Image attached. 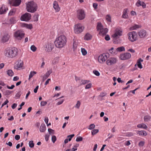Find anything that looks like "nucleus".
Segmentation results:
<instances>
[{
    "instance_id": "obj_36",
    "label": "nucleus",
    "mask_w": 151,
    "mask_h": 151,
    "mask_svg": "<svg viewBox=\"0 0 151 151\" xmlns=\"http://www.w3.org/2000/svg\"><path fill=\"white\" fill-rule=\"evenodd\" d=\"M37 73L35 71H31L30 72V73L29 76V79L31 78L35 74H36Z\"/></svg>"
},
{
    "instance_id": "obj_56",
    "label": "nucleus",
    "mask_w": 151,
    "mask_h": 151,
    "mask_svg": "<svg viewBox=\"0 0 151 151\" xmlns=\"http://www.w3.org/2000/svg\"><path fill=\"white\" fill-rule=\"evenodd\" d=\"M47 104V102L46 101H42L40 103V105L42 106H45Z\"/></svg>"
},
{
    "instance_id": "obj_42",
    "label": "nucleus",
    "mask_w": 151,
    "mask_h": 151,
    "mask_svg": "<svg viewBox=\"0 0 151 151\" xmlns=\"http://www.w3.org/2000/svg\"><path fill=\"white\" fill-rule=\"evenodd\" d=\"M81 52L82 54L84 56L86 55L87 54V51L84 48H81Z\"/></svg>"
},
{
    "instance_id": "obj_21",
    "label": "nucleus",
    "mask_w": 151,
    "mask_h": 151,
    "mask_svg": "<svg viewBox=\"0 0 151 151\" xmlns=\"http://www.w3.org/2000/svg\"><path fill=\"white\" fill-rule=\"evenodd\" d=\"M52 73V70H48L44 75L42 78V81H45L49 76Z\"/></svg>"
},
{
    "instance_id": "obj_30",
    "label": "nucleus",
    "mask_w": 151,
    "mask_h": 151,
    "mask_svg": "<svg viewBox=\"0 0 151 151\" xmlns=\"http://www.w3.org/2000/svg\"><path fill=\"white\" fill-rule=\"evenodd\" d=\"M90 82V81L85 80H81L80 81L79 83L80 85H83L86 84H88Z\"/></svg>"
},
{
    "instance_id": "obj_61",
    "label": "nucleus",
    "mask_w": 151,
    "mask_h": 151,
    "mask_svg": "<svg viewBox=\"0 0 151 151\" xmlns=\"http://www.w3.org/2000/svg\"><path fill=\"white\" fill-rule=\"evenodd\" d=\"M15 87V86L14 85H12L11 86H7L6 87L7 88L9 89H13Z\"/></svg>"
},
{
    "instance_id": "obj_46",
    "label": "nucleus",
    "mask_w": 151,
    "mask_h": 151,
    "mask_svg": "<svg viewBox=\"0 0 151 151\" xmlns=\"http://www.w3.org/2000/svg\"><path fill=\"white\" fill-rule=\"evenodd\" d=\"M95 125L94 124H91L88 127V129L91 130L94 129L95 127Z\"/></svg>"
},
{
    "instance_id": "obj_5",
    "label": "nucleus",
    "mask_w": 151,
    "mask_h": 151,
    "mask_svg": "<svg viewBox=\"0 0 151 151\" xmlns=\"http://www.w3.org/2000/svg\"><path fill=\"white\" fill-rule=\"evenodd\" d=\"M122 30L121 28H117L114 31V34L111 37L113 39L116 40L119 38L122 35Z\"/></svg>"
},
{
    "instance_id": "obj_52",
    "label": "nucleus",
    "mask_w": 151,
    "mask_h": 151,
    "mask_svg": "<svg viewBox=\"0 0 151 151\" xmlns=\"http://www.w3.org/2000/svg\"><path fill=\"white\" fill-rule=\"evenodd\" d=\"M39 16L37 14H35L34 16V20L35 21H37L38 20Z\"/></svg>"
},
{
    "instance_id": "obj_33",
    "label": "nucleus",
    "mask_w": 151,
    "mask_h": 151,
    "mask_svg": "<svg viewBox=\"0 0 151 151\" xmlns=\"http://www.w3.org/2000/svg\"><path fill=\"white\" fill-rule=\"evenodd\" d=\"M116 50H114L113 47H112L109 50V52L112 55H114L116 54Z\"/></svg>"
},
{
    "instance_id": "obj_60",
    "label": "nucleus",
    "mask_w": 151,
    "mask_h": 151,
    "mask_svg": "<svg viewBox=\"0 0 151 151\" xmlns=\"http://www.w3.org/2000/svg\"><path fill=\"white\" fill-rule=\"evenodd\" d=\"M106 94V93L102 92L100 94L99 96L101 97H103L105 96Z\"/></svg>"
},
{
    "instance_id": "obj_41",
    "label": "nucleus",
    "mask_w": 151,
    "mask_h": 151,
    "mask_svg": "<svg viewBox=\"0 0 151 151\" xmlns=\"http://www.w3.org/2000/svg\"><path fill=\"white\" fill-rule=\"evenodd\" d=\"M151 118V117L150 116L146 115L144 116V121L145 122H148L150 120Z\"/></svg>"
},
{
    "instance_id": "obj_54",
    "label": "nucleus",
    "mask_w": 151,
    "mask_h": 151,
    "mask_svg": "<svg viewBox=\"0 0 151 151\" xmlns=\"http://www.w3.org/2000/svg\"><path fill=\"white\" fill-rule=\"evenodd\" d=\"M92 86V84L91 83H88L86 86L85 89H88L90 88Z\"/></svg>"
},
{
    "instance_id": "obj_59",
    "label": "nucleus",
    "mask_w": 151,
    "mask_h": 151,
    "mask_svg": "<svg viewBox=\"0 0 151 151\" xmlns=\"http://www.w3.org/2000/svg\"><path fill=\"white\" fill-rule=\"evenodd\" d=\"M9 101L7 99H6V101H5L2 104L1 108H2L4 106V105H6V104L8 103H9Z\"/></svg>"
},
{
    "instance_id": "obj_27",
    "label": "nucleus",
    "mask_w": 151,
    "mask_h": 151,
    "mask_svg": "<svg viewBox=\"0 0 151 151\" xmlns=\"http://www.w3.org/2000/svg\"><path fill=\"white\" fill-rule=\"evenodd\" d=\"M78 45V42L77 41H74L73 42V51H76L77 49V46Z\"/></svg>"
},
{
    "instance_id": "obj_53",
    "label": "nucleus",
    "mask_w": 151,
    "mask_h": 151,
    "mask_svg": "<svg viewBox=\"0 0 151 151\" xmlns=\"http://www.w3.org/2000/svg\"><path fill=\"white\" fill-rule=\"evenodd\" d=\"M83 140V138L80 136L77 137L76 139V141L77 142L81 141Z\"/></svg>"
},
{
    "instance_id": "obj_3",
    "label": "nucleus",
    "mask_w": 151,
    "mask_h": 151,
    "mask_svg": "<svg viewBox=\"0 0 151 151\" xmlns=\"http://www.w3.org/2000/svg\"><path fill=\"white\" fill-rule=\"evenodd\" d=\"M26 9L29 12L33 13L36 11L37 6V4L33 1H31L26 3Z\"/></svg>"
},
{
    "instance_id": "obj_22",
    "label": "nucleus",
    "mask_w": 151,
    "mask_h": 151,
    "mask_svg": "<svg viewBox=\"0 0 151 151\" xmlns=\"http://www.w3.org/2000/svg\"><path fill=\"white\" fill-rule=\"evenodd\" d=\"M7 10V9L6 6L4 5H2L0 8V14L5 13Z\"/></svg>"
},
{
    "instance_id": "obj_25",
    "label": "nucleus",
    "mask_w": 151,
    "mask_h": 151,
    "mask_svg": "<svg viewBox=\"0 0 151 151\" xmlns=\"http://www.w3.org/2000/svg\"><path fill=\"white\" fill-rule=\"evenodd\" d=\"M143 60L141 58H139L137 61V64L138 67L140 69L142 68L141 62H142Z\"/></svg>"
},
{
    "instance_id": "obj_11",
    "label": "nucleus",
    "mask_w": 151,
    "mask_h": 151,
    "mask_svg": "<svg viewBox=\"0 0 151 151\" xmlns=\"http://www.w3.org/2000/svg\"><path fill=\"white\" fill-rule=\"evenodd\" d=\"M77 17L80 20L84 19L86 17L84 11L82 9H79L77 11Z\"/></svg>"
},
{
    "instance_id": "obj_16",
    "label": "nucleus",
    "mask_w": 151,
    "mask_h": 151,
    "mask_svg": "<svg viewBox=\"0 0 151 151\" xmlns=\"http://www.w3.org/2000/svg\"><path fill=\"white\" fill-rule=\"evenodd\" d=\"M31 14L27 13L21 16L20 19L22 21H28L31 19Z\"/></svg>"
},
{
    "instance_id": "obj_23",
    "label": "nucleus",
    "mask_w": 151,
    "mask_h": 151,
    "mask_svg": "<svg viewBox=\"0 0 151 151\" xmlns=\"http://www.w3.org/2000/svg\"><path fill=\"white\" fill-rule=\"evenodd\" d=\"M111 16L110 14H107L105 17V19L107 23L108 24H110L111 22Z\"/></svg>"
},
{
    "instance_id": "obj_45",
    "label": "nucleus",
    "mask_w": 151,
    "mask_h": 151,
    "mask_svg": "<svg viewBox=\"0 0 151 151\" xmlns=\"http://www.w3.org/2000/svg\"><path fill=\"white\" fill-rule=\"evenodd\" d=\"M81 105V102L79 101H78L76 105L75 106V107L76 108L78 109Z\"/></svg>"
},
{
    "instance_id": "obj_13",
    "label": "nucleus",
    "mask_w": 151,
    "mask_h": 151,
    "mask_svg": "<svg viewBox=\"0 0 151 151\" xmlns=\"http://www.w3.org/2000/svg\"><path fill=\"white\" fill-rule=\"evenodd\" d=\"M23 65V61L21 60H19L15 63L14 68L15 69L19 70L22 68Z\"/></svg>"
},
{
    "instance_id": "obj_39",
    "label": "nucleus",
    "mask_w": 151,
    "mask_h": 151,
    "mask_svg": "<svg viewBox=\"0 0 151 151\" xmlns=\"http://www.w3.org/2000/svg\"><path fill=\"white\" fill-rule=\"evenodd\" d=\"M139 26L135 24L134 25L132 26L129 28V30H134L136 29L137 28H139Z\"/></svg>"
},
{
    "instance_id": "obj_40",
    "label": "nucleus",
    "mask_w": 151,
    "mask_h": 151,
    "mask_svg": "<svg viewBox=\"0 0 151 151\" xmlns=\"http://www.w3.org/2000/svg\"><path fill=\"white\" fill-rule=\"evenodd\" d=\"M116 50L117 51L121 52L122 51H124L125 49L124 47L122 46L118 47L116 49Z\"/></svg>"
},
{
    "instance_id": "obj_17",
    "label": "nucleus",
    "mask_w": 151,
    "mask_h": 151,
    "mask_svg": "<svg viewBox=\"0 0 151 151\" xmlns=\"http://www.w3.org/2000/svg\"><path fill=\"white\" fill-rule=\"evenodd\" d=\"M21 1V0H9V3L10 4L16 6H19L20 4Z\"/></svg>"
},
{
    "instance_id": "obj_28",
    "label": "nucleus",
    "mask_w": 151,
    "mask_h": 151,
    "mask_svg": "<svg viewBox=\"0 0 151 151\" xmlns=\"http://www.w3.org/2000/svg\"><path fill=\"white\" fill-rule=\"evenodd\" d=\"M22 26L23 27H24L26 28L31 29L32 28V24H22Z\"/></svg>"
},
{
    "instance_id": "obj_47",
    "label": "nucleus",
    "mask_w": 151,
    "mask_h": 151,
    "mask_svg": "<svg viewBox=\"0 0 151 151\" xmlns=\"http://www.w3.org/2000/svg\"><path fill=\"white\" fill-rule=\"evenodd\" d=\"M29 147L31 148H32L34 146V144L32 141H30L29 143Z\"/></svg>"
},
{
    "instance_id": "obj_19",
    "label": "nucleus",
    "mask_w": 151,
    "mask_h": 151,
    "mask_svg": "<svg viewBox=\"0 0 151 151\" xmlns=\"http://www.w3.org/2000/svg\"><path fill=\"white\" fill-rule=\"evenodd\" d=\"M138 34L140 37L143 38L146 35V32L145 30H141L138 32Z\"/></svg>"
},
{
    "instance_id": "obj_51",
    "label": "nucleus",
    "mask_w": 151,
    "mask_h": 151,
    "mask_svg": "<svg viewBox=\"0 0 151 151\" xmlns=\"http://www.w3.org/2000/svg\"><path fill=\"white\" fill-rule=\"evenodd\" d=\"M31 50L33 52H35L36 51L37 48L34 45H32L30 47Z\"/></svg>"
},
{
    "instance_id": "obj_20",
    "label": "nucleus",
    "mask_w": 151,
    "mask_h": 151,
    "mask_svg": "<svg viewBox=\"0 0 151 151\" xmlns=\"http://www.w3.org/2000/svg\"><path fill=\"white\" fill-rule=\"evenodd\" d=\"M136 5L139 7L142 6L143 8H145L146 7V5L144 2L141 1L140 0H138L136 4Z\"/></svg>"
},
{
    "instance_id": "obj_14",
    "label": "nucleus",
    "mask_w": 151,
    "mask_h": 151,
    "mask_svg": "<svg viewBox=\"0 0 151 151\" xmlns=\"http://www.w3.org/2000/svg\"><path fill=\"white\" fill-rule=\"evenodd\" d=\"M9 38L10 36L9 33L6 32L2 35L1 36V40L2 42H5L8 41Z\"/></svg>"
},
{
    "instance_id": "obj_1",
    "label": "nucleus",
    "mask_w": 151,
    "mask_h": 151,
    "mask_svg": "<svg viewBox=\"0 0 151 151\" xmlns=\"http://www.w3.org/2000/svg\"><path fill=\"white\" fill-rule=\"evenodd\" d=\"M67 42V38L65 36L61 35L57 37L54 41L55 47L59 48L64 47Z\"/></svg>"
},
{
    "instance_id": "obj_50",
    "label": "nucleus",
    "mask_w": 151,
    "mask_h": 151,
    "mask_svg": "<svg viewBox=\"0 0 151 151\" xmlns=\"http://www.w3.org/2000/svg\"><path fill=\"white\" fill-rule=\"evenodd\" d=\"M145 143V142L144 141H141L138 144V145L139 147H142L143 146Z\"/></svg>"
},
{
    "instance_id": "obj_62",
    "label": "nucleus",
    "mask_w": 151,
    "mask_h": 151,
    "mask_svg": "<svg viewBox=\"0 0 151 151\" xmlns=\"http://www.w3.org/2000/svg\"><path fill=\"white\" fill-rule=\"evenodd\" d=\"M110 37L109 36V35H106L105 37V39L106 40H107V41H108L109 40H110Z\"/></svg>"
},
{
    "instance_id": "obj_63",
    "label": "nucleus",
    "mask_w": 151,
    "mask_h": 151,
    "mask_svg": "<svg viewBox=\"0 0 151 151\" xmlns=\"http://www.w3.org/2000/svg\"><path fill=\"white\" fill-rule=\"evenodd\" d=\"M64 101V100L63 99L61 100V101H59L58 102L57 104V105H60L62 104Z\"/></svg>"
},
{
    "instance_id": "obj_37",
    "label": "nucleus",
    "mask_w": 151,
    "mask_h": 151,
    "mask_svg": "<svg viewBox=\"0 0 151 151\" xmlns=\"http://www.w3.org/2000/svg\"><path fill=\"white\" fill-rule=\"evenodd\" d=\"M7 75L10 76H13L14 73L12 70H8L7 71Z\"/></svg>"
},
{
    "instance_id": "obj_35",
    "label": "nucleus",
    "mask_w": 151,
    "mask_h": 151,
    "mask_svg": "<svg viewBox=\"0 0 151 151\" xmlns=\"http://www.w3.org/2000/svg\"><path fill=\"white\" fill-rule=\"evenodd\" d=\"M16 22V18L15 17H12L9 20V24H14Z\"/></svg>"
},
{
    "instance_id": "obj_34",
    "label": "nucleus",
    "mask_w": 151,
    "mask_h": 151,
    "mask_svg": "<svg viewBox=\"0 0 151 151\" xmlns=\"http://www.w3.org/2000/svg\"><path fill=\"white\" fill-rule=\"evenodd\" d=\"M91 35L90 34L87 33L85 35L84 38L85 40H88L91 39Z\"/></svg>"
},
{
    "instance_id": "obj_8",
    "label": "nucleus",
    "mask_w": 151,
    "mask_h": 151,
    "mask_svg": "<svg viewBox=\"0 0 151 151\" xmlns=\"http://www.w3.org/2000/svg\"><path fill=\"white\" fill-rule=\"evenodd\" d=\"M109 55L108 53H104L100 55L98 58V60L100 63H103L109 57Z\"/></svg>"
},
{
    "instance_id": "obj_64",
    "label": "nucleus",
    "mask_w": 151,
    "mask_h": 151,
    "mask_svg": "<svg viewBox=\"0 0 151 151\" xmlns=\"http://www.w3.org/2000/svg\"><path fill=\"white\" fill-rule=\"evenodd\" d=\"M17 104L15 103L13 104L12 106V108L13 109H15L17 106Z\"/></svg>"
},
{
    "instance_id": "obj_4",
    "label": "nucleus",
    "mask_w": 151,
    "mask_h": 151,
    "mask_svg": "<svg viewBox=\"0 0 151 151\" xmlns=\"http://www.w3.org/2000/svg\"><path fill=\"white\" fill-rule=\"evenodd\" d=\"M24 34L21 30H17L14 33L13 37L15 40L20 41L24 37Z\"/></svg>"
},
{
    "instance_id": "obj_7",
    "label": "nucleus",
    "mask_w": 151,
    "mask_h": 151,
    "mask_svg": "<svg viewBox=\"0 0 151 151\" xmlns=\"http://www.w3.org/2000/svg\"><path fill=\"white\" fill-rule=\"evenodd\" d=\"M118 62L117 58L111 57L109 58L106 61V64L108 66H113L115 65Z\"/></svg>"
},
{
    "instance_id": "obj_31",
    "label": "nucleus",
    "mask_w": 151,
    "mask_h": 151,
    "mask_svg": "<svg viewBox=\"0 0 151 151\" xmlns=\"http://www.w3.org/2000/svg\"><path fill=\"white\" fill-rule=\"evenodd\" d=\"M137 127L138 128H142L145 129H146L147 128V125L143 123H142L137 125Z\"/></svg>"
},
{
    "instance_id": "obj_15",
    "label": "nucleus",
    "mask_w": 151,
    "mask_h": 151,
    "mask_svg": "<svg viewBox=\"0 0 151 151\" xmlns=\"http://www.w3.org/2000/svg\"><path fill=\"white\" fill-rule=\"evenodd\" d=\"M53 45L50 42L47 43L45 46V49L47 52H50L52 51L53 48Z\"/></svg>"
},
{
    "instance_id": "obj_44",
    "label": "nucleus",
    "mask_w": 151,
    "mask_h": 151,
    "mask_svg": "<svg viewBox=\"0 0 151 151\" xmlns=\"http://www.w3.org/2000/svg\"><path fill=\"white\" fill-rule=\"evenodd\" d=\"M48 131L50 134H54L55 133L54 130L50 128L48 129Z\"/></svg>"
},
{
    "instance_id": "obj_18",
    "label": "nucleus",
    "mask_w": 151,
    "mask_h": 151,
    "mask_svg": "<svg viewBox=\"0 0 151 151\" xmlns=\"http://www.w3.org/2000/svg\"><path fill=\"white\" fill-rule=\"evenodd\" d=\"M53 7L56 12H58L60 10V8L58 2L56 1H54L53 3Z\"/></svg>"
},
{
    "instance_id": "obj_12",
    "label": "nucleus",
    "mask_w": 151,
    "mask_h": 151,
    "mask_svg": "<svg viewBox=\"0 0 151 151\" xmlns=\"http://www.w3.org/2000/svg\"><path fill=\"white\" fill-rule=\"evenodd\" d=\"M131 55L129 52H126L121 54L119 57V59L122 60H128L131 58Z\"/></svg>"
},
{
    "instance_id": "obj_6",
    "label": "nucleus",
    "mask_w": 151,
    "mask_h": 151,
    "mask_svg": "<svg viewBox=\"0 0 151 151\" xmlns=\"http://www.w3.org/2000/svg\"><path fill=\"white\" fill-rule=\"evenodd\" d=\"M97 30L99 32V34L101 35H104L107 33L108 29L104 28L100 23H98L97 25Z\"/></svg>"
},
{
    "instance_id": "obj_38",
    "label": "nucleus",
    "mask_w": 151,
    "mask_h": 151,
    "mask_svg": "<svg viewBox=\"0 0 151 151\" xmlns=\"http://www.w3.org/2000/svg\"><path fill=\"white\" fill-rule=\"evenodd\" d=\"M16 11V9H12L9 12V16H12V15H14V14Z\"/></svg>"
},
{
    "instance_id": "obj_43",
    "label": "nucleus",
    "mask_w": 151,
    "mask_h": 151,
    "mask_svg": "<svg viewBox=\"0 0 151 151\" xmlns=\"http://www.w3.org/2000/svg\"><path fill=\"white\" fill-rule=\"evenodd\" d=\"M99 131L98 129H93L91 131V134L93 135H94L98 133Z\"/></svg>"
},
{
    "instance_id": "obj_32",
    "label": "nucleus",
    "mask_w": 151,
    "mask_h": 151,
    "mask_svg": "<svg viewBox=\"0 0 151 151\" xmlns=\"http://www.w3.org/2000/svg\"><path fill=\"white\" fill-rule=\"evenodd\" d=\"M127 9H124L122 17L124 18H127L128 16L127 14Z\"/></svg>"
},
{
    "instance_id": "obj_29",
    "label": "nucleus",
    "mask_w": 151,
    "mask_h": 151,
    "mask_svg": "<svg viewBox=\"0 0 151 151\" xmlns=\"http://www.w3.org/2000/svg\"><path fill=\"white\" fill-rule=\"evenodd\" d=\"M59 57H56L53 58L52 61V65H54L57 63L59 61Z\"/></svg>"
},
{
    "instance_id": "obj_26",
    "label": "nucleus",
    "mask_w": 151,
    "mask_h": 151,
    "mask_svg": "<svg viewBox=\"0 0 151 151\" xmlns=\"http://www.w3.org/2000/svg\"><path fill=\"white\" fill-rule=\"evenodd\" d=\"M46 130V127L44 124H42L41 125L40 128V131L41 132H44Z\"/></svg>"
},
{
    "instance_id": "obj_2",
    "label": "nucleus",
    "mask_w": 151,
    "mask_h": 151,
    "mask_svg": "<svg viewBox=\"0 0 151 151\" xmlns=\"http://www.w3.org/2000/svg\"><path fill=\"white\" fill-rule=\"evenodd\" d=\"M18 52L17 48H7L4 50V55L7 58H13L17 55Z\"/></svg>"
},
{
    "instance_id": "obj_58",
    "label": "nucleus",
    "mask_w": 151,
    "mask_h": 151,
    "mask_svg": "<svg viewBox=\"0 0 151 151\" xmlns=\"http://www.w3.org/2000/svg\"><path fill=\"white\" fill-rule=\"evenodd\" d=\"M50 136L49 134H46L45 135V137L46 141H47L48 140Z\"/></svg>"
},
{
    "instance_id": "obj_55",
    "label": "nucleus",
    "mask_w": 151,
    "mask_h": 151,
    "mask_svg": "<svg viewBox=\"0 0 151 151\" xmlns=\"http://www.w3.org/2000/svg\"><path fill=\"white\" fill-rule=\"evenodd\" d=\"M56 140V137L55 136H52V141L54 143Z\"/></svg>"
},
{
    "instance_id": "obj_24",
    "label": "nucleus",
    "mask_w": 151,
    "mask_h": 151,
    "mask_svg": "<svg viewBox=\"0 0 151 151\" xmlns=\"http://www.w3.org/2000/svg\"><path fill=\"white\" fill-rule=\"evenodd\" d=\"M137 133L138 134L141 136H145L147 135V134L146 132L144 130L137 131Z\"/></svg>"
},
{
    "instance_id": "obj_10",
    "label": "nucleus",
    "mask_w": 151,
    "mask_h": 151,
    "mask_svg": "<svg viewBox=\"0 0 151 151\" xmlns=\"http://www.w3.org/2000/svg\"><path fill=\"white\" fill-rule=\"evenodd\" d=\"M84 29V27L81 24H77L75 25L74 31L76 33L79 34Z\"/></svg>"
},
{
    "instance_id": "obj_49",
    "label": "nucleus",
    "mask_w": 151,
    "mask_h": 151,
    "mask_svg": "<svg viewBox=\"0 0 151 151\" xmlns=\"http://www.w3.org/2000/svg\"><path fill=\"white\" fill-rule=\"evenodd\" d=\"M74 136V134H72L70 135H69L67 136V139L69 141H70L71 140L72 138Z\"/></svg>"
},
{
    "instance_id": "obj_57",
    "label": "nucleus",
    "mask_w": 151,
    "mask_h": 151,
    "mask_svg": "<svg viewBox=\"0 0 151 151\" xmlns=\"http://www.w3.org/2000/svg\"><path fill=\"white\" fill-rule=\"evenodd\" d=\"M93 73L97 76H99L100 75V73L97 70H94L93 71Z\"/></svg>"
},
{
    "instance_id": "obj_48",
    "label": "nucleus",
    "mask_w": 151,
    "mask_h": 151,
    "mask_svg": "<svg viewBox=\"0 0 151 151\" xmlns=\"http://www.w3.org/2000/svg\"><path fill=\"white\" fill-rule=\"evenodd\" d=\"M134 134L132 132H128L126 133V136L128 137H131L133 136Z\"/></svg>"
},
{
    "instance_id": "obj_9",
    "label": "nucleus",
    "mask_w": 151,
    "mask_h": 151,
    "mask_svg": "<svg viewBox=\"0 0 151 151\" xmlns=\"http://www.w3.org/2000/svg\"><path fill=\"white\" fill-rule=\"evenodd\" d=\"M128 39L131 42H134L137 39V34L136 32L132 31L129 32L127 34Z\"/></svg>"
}]
</instances>
